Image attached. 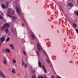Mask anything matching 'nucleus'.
<instances>
[{
    "instance_id": "nucleus-26",
    "label": "nucleus",
    "mask_w": 78,
    "mask_h": 78,
    "mask_svg": "<svg viewBox=\"0 0 78 78\" xmlns=\"http://www.w3.org/2000/svg\"><path fill=\"white\" fill-rule=\"evenodd\" d=\"M36 52L37 55V56H39V52L37 51H36Z\"/></svg>"
},
{
    "instance_id": "nucleus-15",
    "label": "nucleus",
    "mask_w": 78,
    "mask_h": 78,
    "mask_svg": "<svg viewBox=\"0 0 78 78\" xmlns=\"http://www.w3.org/2000/svg\"><path fill=\"white\" fill-rule=\"evenodd\" d=\"M73 26L74 27H75V28H76V27L77 26V25H76V24L75 23H73Z\"/></svg>"
},
{
    "instance_id": "nucleus-38",
    "label": "nucleus",
    "mask_w": 78,
    "mask_h": 78,
    "mask_svg": "<svg viewBox=\"0 0 78 78\" xmlns=\"http://www.w3.org/2000/svg\"><path fill=\"white\" fill-rule=\"evenodd\" d=\"M22 26L23 27H25V25L23 24H22Z\"/></svg>"
},
{
    "instance_id": "nucleus-37",
    "label": "nucleus",
    "mask_w": 78,
    "mask_h": 78,
    "mask_svg": "<svg viewBox=\"0 0 78 78\" xmlns=\"http://www.w3.org/2000/svg\"><path fill=\"white\" fill-rule=\"evenodd\" d=\"M12 49H14V47H13V46H12Z\"/></svg>"
},
{
    "instance_id": "nucleus-10",
    "label": "nucleus",
    "mask_w": 78,
    "mask_h": 78,
    "mask_svg": "<svg viewBox=\"0 0 78 78\" xmlns=\"http://www.w3.org/2000/svg\"><path fill=\"white\" fill-rule=\"evenodd\" d=\"M5 28H6L4 26V25H3L2 26V27L1 28V30L2 31H3V30H5Z\"/></svg>"
},
{
    "instance_id": "nucleus-28",
    "label": "nucleus",
    "mask_w": 78,
    "mask_h": 78,
    "mask_svg": "<svg viewBox=\"0 0 78 78\" xmlns=\"http://www.w3.org/2000/svg\"><path fill=\"white\" fill-rule=\"evenodd\" d=\"M27 67V64H24V68H26Z\"/></svg>"
},
{
    "instance_id": "nucleus-11",
    "label": "nucleus",
    "mask_w": 78,
    "mask_h": 78,
    "mask_svg": "<svg viewBox=\"0 0 78 78\" xmlns=\"http://www.w3.org/2000/svg\"><path fill=\"white\" fill-rule=\"evenodd\" d=\"M5 51L6 52H7V53H9L10 52V50L8 48H6L5 49Z\"/></svg>"
},
{
    "instance_id": "nucleus-30",
    "label": "nucleus",
    "mask_w": 78,
    "mask_h": 78,
    "mask_svg": "<svg viewBox=\"0 0 78 78\" xmlns=\"http://www.w3.org/2000/svg\"><path fill=\"white\" fill-rule=\"evenodd\" d=\"M45 54L46 55L47 57H48V55H47V53L46 52H44Z\"/></svg>"
},
{
    "instance_id": "nucleus-24",
    "label": "nucleus",
    "mask_w": 78,
    "mask_h": 78,
    "mask_svg": "<svg viewBox=\"0 0 78 78\" xmlns=\"http://www.w3.org/2000/svg\"><path fill=\"white\" fill-rule=\"evenodd\" d=\"M38 78H44V77L42 76H40L38 77Z\"/></svg>"
},
{
    "instance_id": "nucleus-22",
    "label": "nucleus",
    "mask_w": 78,
    "mask_h": 78,
    "mask_svg": "<svg viewBox=\"0 0 78 78\" xmlns=\"http://www.w3.org/2000/svg\"><path fill=\"white\" fill-rule=\"evenodd\" d=\"M36 75H35V74H34L33 75V76H32V78H36Z\"/></svg>"
},
{
    "instance_id": "nucleus-34",
    "label": "nucleus",
    "mask_w": 78,
    "mask_h": 78,
    "mask_svg": "<svg viewBox=\"0 0 78 78\" xmlns=\"http://www.w3.org/2000/svg\"><path fill=\"white\" fill-rule=\"evenodd\" d=\"M76 32L77 34H78V29H77L76 30Z\"/></svg>"
},
{
    "instance_id": "nucleus-36",
    "label": "nucleus",
    "mask_w": 78,
    "mask_h": 78,
    "mask_svg": "<svg viewBox=\"0 0 78 78\" xmlns=\"http://www.w3.org/2000/svg\"><path fill=\"white\" fill-rule=\"evenodd\" d=\"M72 0L73 2H76V1L75 0Z\"/></svg>"
},
{
    "instance_id": "nucleus-42",
    "label": "nucleus",
    "mask_w": 78,
    "mask_h": 78,
    "mask_svg": "<svg viewBox=\"0 0 78 78\" xmlns=\"http://www.w3.org/2000/svg\"><path fill=\"white\" fill-rule=\"evenodd\" d=\"M77 1H76V3H78V0H77Z\"/></svg>"
},
{
    "instance_id": "nucleus-39",
    "label": "nucleus",
    "mask_w": 78,
    "mask_h": 78,
    "mask_svg": "<svg viewBox=\"0 0 78 78\" xmlns=\"http://www.w3.org/2000/svg\"><path fill=\"white\" fill-rule=\"evenodd\" d=\"M52 78H55V77L54 76H52Z\"/></svg>"
},
{
    "instance_id": "nucleus-14",
    "label": "nucleus",
    "mask_w": 78,
    "mask_h": 78,
    "mask_svg": "<svg viewBox=\"0 0 78 78\" xmlns=\"http://www.w3.org/2000/svg\"><path fill=\"white\" fill-rule=\"evenodd\" d=\"M38 66L40 67H42L41 62H38Z\"/></svg>"
},
{
    "instance_id": "nucleus-21",
    "label": "nucleus",
    "mask_w": 78,
    "mask_h": 78,
    "mask_svg": "<svg viewBox=\"0 0 78 78\" xmlns=\"http://www.w3.org/2000/svg\"><path fill=\"white\" fill-rule=\"evenodd\" d=\"M7 16L8 17H13L12 16L9 15L8 14L7 15Z\"/></svg>"
},
{
    "instance_id": "nucleus-8",
    "label": "nucleus",
    "mask_w": 78,
    "mask_h": 78,
    "mask_svg": "<svg viewBox=\"0 0 78 78\" xmlns=\"http://www.w3.org/2000/svg\"><path fill=\"white\" fill-rule=\"evenodd\" d=\"M17 16H13L12 18V21H14V20H17Z\"/></svg>"
},
{
    "instance_id": "nucleus-23",
    "label": "nucleus",
    "mask_w": 78,
    "mask_h": 78,
    "mask_svg": "<svg viewBox=\"0 0 78 78\" xmlns=\"http://www.w3.org/2000/svg\"><path fill=\"white\" fill-rule=\"evenodd\" d=\"M12 72L13 73H16V71H15L14 69H13L12 70Z\"/></svg>"
},
{
    "instance_id": "nucleus-4",
    "label": "nucleus",
    "mask_w": 78,
    "mask_h": 78,
    "mask_svg": "<svg viewBox=\"0 0 78 78\" xmlns=\"http://www.w3.org/2000/svg\"><path fill=\"white\" fill-rule=\"evenodd\" d=\"M0 76H2V78H5L6 77V76L2 72H0Z\"/></svg>"
},
{
    "instance_id": "nucleus-33",
    "label": "nucleus",
    "mask_w": 78,
    "mask_h": 78,
    "mask_svg": "<svg viewBox=\"0 0 78 78\" xmlns=\"http://www.w3.org/2000/svg\"><path fill=\"white\" fill-rule=\"evenodd\" d=\"M22 65L23 66H24V62H22Z\"/></svg>"
},
{
    "instance_id": "nucleus-43",
    "label": "nucleus",
    "mask_w": 78,
    "mask_h": 78,
    "mask_svg": "<svg viewBox=\"0 0 78 78\" xmlns=\"http://www.w3.org/2000/svg\"><path fill=\"white\" fill-rule=\"evenodd\" d=\"M71 62H72V61H70V63H71Z\"/></svg>"
},
{
    "instance_id": "nucleus-27",
    "label": "nucleus",
    "mask_w": 78,
    "mask_h": 78,
    "mask_svg": "<svg viewBox=\"0 0 78 78\" xmlns=\"http://www.w3.org/2000/svg\"><path fill=\"white\" fill-rule=\"evenodd\" d=\"M0 19L2 20V19H3V17H2V16L1 15H0Z\"/></svg>"
},
{
    "instance_id": "nucleus-20",
    "label": "nucleus",
    "mask_w": 78,
    "mask_h": 78,
    "mask_svg": "<svg viewBox=\"0 0 78 78\" xmlns=\"http://www.w3.org/2000/svg\"><path fill=\"white\" fill-rule=\"evenodd\" d=\"M5 31L6 32V34H7V33H8V29H6L5 30Z\"/></svg>"
},
{
    "instance_id": "nucleus-41",
    "label": "nucleus",
    "mask_w": 78,
    "mask_h": 78,
    "mask_svg": "<svg viewBox=\"0 0 78 78\" xmlns=\"http://www.w3.org/2000/svg\"><path fill=\"white\" fill-rule=\"evenodd\" d=\"M43 78H47V77L45 76H44Z\"/></svg>"
},
{
    "instance_id": "nucleus-12",
    "label": "nucleus",
    "mask_w": 78,
    "mask_h": 78,
    "mask_svg": "<svg viewBox=\"0 0 78 78\" xmlns=\"http://www.w3.org/2000/svg\"><path fill=\"white\" fill-rule=\"evenodd\" d=\"M31 37L32 39H33V40H34V39H36V38H35V37L33 34H32L31 35Z\"/></svg>"
},
{
    "instance_id": "nucleus-6",
    "label": "nucleus",
    "mask_w": 78,
    "mask_h": 78,
    "mask_svg": "<svg viewBox=\"0 0 78 78\" xmlns=\"http://www.w3.org/2000/svg\"><path fill=\"white\" fill-rule=\"evenodd\" d=\"M4 26L6 28H9V25L7 23H5L4 24Z\"/></svg>"
},
{
    "instance_id": "nucleus-1",
    "label": "nucleus",
    "mask_w": 78,
    "mask_h": 78,
    "mask_svg": "<svg viewBox=\"0 0 78 78\" xmlns=\"http://www.w3.org/2000/svg\"><path fill=\"white\" fill-rule=\"evenodd\" d=\"M14 12V11L11 9L9 8L7 11V13H9L10 15H13Z\"/></svg>"
},
{
    "instance_id": "nucleus-32",
    "label": "nucleus",
    "mask_w": 78,
    "mask_h": 78,
    "mask_svg": "<svg viewBox=\"0 0 78 78\" xmlns=\"http://www.w3.org/2000/svg\"><path fill=\"white\" fill-rule=\"evenodd\" d=\"M16 62V60H14L13 61V63H15Z\"/></svg>"
},
{
    "instance_id": "nucleus-25",
    "label": "nucleus",
    "mask_w": 78,
    "mask_h": 78,
    "mask_svg": "<svg viewBox=\"0 0 78 78\" xmlns=\"http://www.w3.org/2000/svg\"><path fill=\"white\" fill-rule=\"evenodd\" d=\"M23 53L25 56H26V52H25L24 51H23Z\"/></svg>"
},
{
    "instance_id": "nucleus-31",
    "label": "nucleus",
    "mask_w": 78,
    "mask_h": 78,
    "mask_svg": "<svg viewBox=\"0 0 78 78\" xmlns=\"http://www.w3.org/2000/svg\"><path fill=\"white\" fill-rule=\"evenodd\" d=\"M32 73H34V72H35V70H32Z\"/></svg>"
},
{
    "instance_id": "nucleus-19",
    "label": "nucleus",
    "mask_w": 78,
    "mask_h": 78,
    "mask_svg": "<svg viewBox=\"0 0 78 78\" xmlns=\"http://www.w3.org/2000/svg\"><path fill=\"white\" fill-rule=\"evenodd\" d=\"M9 39H10V38H9V37H8L6 39V42H8V41H9Z\"/></svg>"
},
{
    "instance_id": "nucleus-3",
    "label": "nucleus",
    "mask_w": 78,
    "mask_h": 78,
    "mask_svg": "<svg viewBox=\"0 0 78 78\" xmlns=\"http://www.w3.org/2000/svg\"><path fill=\"white\" fill-rule=\"evenodd\" d=\"M6 35H3L2 36L1 38H0V41L1 42H3L5 41V38H6Z\"/></svg>"
},
{
    "instance_id": "nucleus-7",
    "label": "nucleus",
    "mask_w": 78,
    "mask_h": 78,
    "mask_svg": "<svg viewBox=\"0 0 78 78\" xmlns=\"http://www.w3.org/2000/svg\"><path fill=\"white\" fill-rule=\"evenodd\" d=\"M68 6H71V7H73V4L71 2H69L68 3Z\"/></svg>"
},
{
    "instance_id": "nucleus-40",
    "label": "nucleus",
    "mask_w": 78,
    "mask_h": 78,
    "mask_svg": "<svg viewBox=\"0 0 78 78\" xmlns=\"http://www.w3.org/2000/svg\"><path fill=\"white\" fill-rule=\"evenodd\" d=\"M57 78H61L60 76H58L57 77Z\"/></svg>"
},
{
    "instance_id": "nucleus-18",
    "label": "nucleus",
    "mask_w": 78,
    "mask_h": 78,
    "mask_svg": "<svg viewBox=\"0 0 78 78\" xmlns=\"http://www.w3.org/2000/svg\"><path fill=\"white\" fill-rule=\"evenodd\" d=\"M17 12L19 14V13H20V10H19V9H17Z\"/></svg>"
},
{
    "instance_id": "nucleus-9",
    "label": "nucleus",
    "mask_w": 78,
    "mask_h": 78,
    "mask_svg": "<svg viewBox=\"0 0 78 78\" xmlns=\"http://www.w3.org/2000/svg\"><path fill=\"white\" fill-rule=\"evenodd\" d=\"M43 70L45 73H47V70H46V69H45V66H44V65H43Z\"/></svg>"
},
{
    "instance_id": "nucleus-13",
    "label": "nucleus",
    "mask_w": 78,
    "mask_h": 78,
    "mask_svg": "<svg viewBox=\"0 0 78 78\" xmlns=\"http://www.w3.org/2000/svg\"><path fill=\"white\" fill-rule=\"evenodd\" d=\"M3 63L4 64H6L7 63V61H6V59L4 58V60Z\"/></svg>"
},
{
    "instance_id": "nucleus-5",
    "label": "nucleus",
    "mask_w": 78,
    "mask_h": 78,
    "mask_svg": "<svg viewBox=\"0 0 78 78\" xmlns=\"http://www.w3.org/2000/svg\"><path fill=\"white\" fill-rule=\"evenodd\" d=\"M2 9H6V6L4 4H2Z\"/></svg>"
},
{
    "instance_id": "nucleus-17",
    "label": "nucleus",
    "mask_w": 78,
    "mask_h": 78,
    "mask_svg": "<svg viewBox=\"0 0 78 78\" xmlns=\"http://www.w3.org/2000/svg\"><path fill=\"white\" fill-rule=\"evenodd\" d=\"M9 3V1H7L6 2V5L7 6H8Z\"/></svg>"
},
{
    "instance_id": "nucleus-16",
    "label": "nucleus",
    "mask_w": 78,
    "mask_h": 78,
    "mask_svg": "<svg viewBox=\"0 0 78 78\" xmlns=\"http://www.w3.org/2000/svg\"><path fill=\"white\" fill-rule=\"evenodd\" d=\"M74 13L76 15V16H78V12L76 11V10H75L74 11Z\"/></svg>"
},
{
    "instance_id": "nucleus-35",
    "label": "nucleus",
    "mask_w": 78,
    "mask_h": 78,
    "mask_svg": "<svg viewBox=\"0 0 78 78\" xmlns=\"http://www.w3.org/2000/svg\"><path fill=\"white\" fill-rule=\"evenodd\" d=\"M9 46L10 47H12L13 46L12 45V44H10Z\"/></svg>"
},
{
    "instance_id": "nucleus-2",
    "label": "nucleus",
    "mask_w": 78,
    "mask_h": 78,
    "mask_svg": "<svg viewBox=\"0 0 78 78\" xmlns=\"http://www.w3.org/2000/svg\"><path fill=\"white\" fill-rule=\"evenodd\" d=\"M37 47L38 51V52H41V51H42V48H41L40 45L39 44H37Z\"/></svg>"
},
{
    "instance_id": "nucleus-29",
    "label": "nucleus",
    "mask_w": 78,
    "mask_h": 78,
    "mask_svg": "<svg viewBox=\"0 0 78 78\" xmlns=\"http://www.w3.org/2000/svg\"><path fill=\"white\" fill-rule=\"evenodd\" d=\"M47 62L48 64H49L50 63V60L48 59L47 60Z\"/></svg>"
}]
</instances>
